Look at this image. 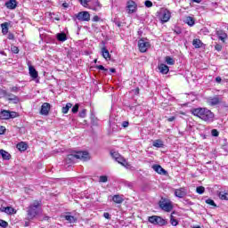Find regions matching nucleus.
<instances>
[{"label": "nucleus", "instance_id": "obj_1", "mask_svg": "<svg viewBox=\"0 0 228 228\" xmlns=\"http://www.w3.org/2000/svg\"><path fill=\"white\" fill-rule=\"evenodd\" d=\"M194 117H198L207 124H211L215 120V114L208 108H197L191 110Z\"/></svg>", "mask_w": 228, "mask_h": 228}, {"label": "nucleus", "instance_id": "obj_2", "mask_svg": "<svg viewBox=\"0 0 228 228\" xmlns=\"http://www.w3.org/2000/svg\"><path fill=\"white\" fill-rule=\"evenodd\" d=\"M74 159H81V161H88L90 159V155L88 154V151H77L73 154L68 155L66 161L69 163V161H74Z\"/></svg>", "mask_w": 228, "mask_h": 228}, {"label": "nucleus", "instance_id": "obj_3", "mask_svg": "<svg viewBox=\"0 0 228 228\" xmlns=\"http://www.w3.org/2000/svg\"><path fill=\"white\" fill-rule=\"evenodd\" d=\"M38 208H40V203L38 201H35L28 208L27 215L28 220H33V218L38 215Z\"/></svg>", "mask_w": 228, "mask_h": 228}, {"label": "nucleus", "instance_id": "obj_4", "mask_svg": "<svg viewBox=\"0 0 228 228\" xmlns=\"http://www.w3.org/2000/svg\"><path fill=\"white\" fill-rule=\"evenodd\" d=\"M148 222H150V224H152L153 225H159L160 227H163V225H167V220L159 216H149Z\"/></svg>", "mask_w": 228, "mask_h": 228}, {"label": "nucleus", "instance_id": "obj_5", "mask_svg": "<svg viewBox=\"0 0 228 228\" xmlns=\"http://www.w3.org/2000/svg\"><path fill=\"white\" fill-rule=\"evenodd\" d=\"M126 12L131 15L138 12V4L133 0H128L126 6Z\"/></svg>", "mask_w": 228, "mask_h": 228}, {"label": "nucleus", "instance_id": "obj_6", "mask_svg": "<svg viewBox=\"0 0 228 228\" xmlns=\"http://www.w3.org/2000/svg\"><path fill=\"white\" fill-rule=\"evenodd\" d=\"M159 208L167 213H170V211L174 209V206H172V203L165 200L159 201Z\"/></svg>", "mask_w": 228, "mask_h": 228}, {"label": "nucleus", "instance_id": "obj_7", "mask_svg": "<svg viewBox=\"0 0 228 228\" xmlns=\"http://www.w3.org/2000/svg\"><path fill=\"white\" fill-rule=\"evenodd\" d=\"M138 47L140 53H147V50L151 47V44L143 39H140L138 41Z\"/></svg>", "mask_w": 228, "mask_h": 228}, {"label": "nucleus", "instance_id": "obj_8", "mask_svg": "<svg viewBox=\"0 0 228 228\" xmlns=\"http://www.w3.org/2000/svg\"><path fill=\"white\" fill-rule=\"evenodd\" d=\"M77 19L83 22H88L90 20V13L86 11L80 12L77 14Z\"/></svg>", "mask_w": 228, "mask_h": 228}, {"label": "nucleus", "instance_id": "obj_9", "mask_svg": "<svg viewBox=\"0 0 228 228\" xmlns=\"http://www.w3.org/2000/svg\"><path fill=\"white\" fill-rule=\"evenodd\" d=\"M207 102L209 106H216V105L220 104V102H222V99H220V97H218V96L208 97L207 99Z\"/></svg>", "mask_w": 228, "mask_h": 228}, {"label": "nucleus", "instance_id": "obj_10", "mask_svg": "<svg viewBox=\"0 0 228 228\" xmlns=\"http://www.w3.org/2000/svg\"><path fill=\"white\" fill-rule=\"evenodd\" d=\"M170 17H172V14L170 13V11L166 9L160 14V20L163 23L168 22V20H170Z\"/></svg>", "mask_w": 228, "mask_h": 228}, {"label": "nucleus", "instance_id": "obj_11", "mask_svg": "<svg viewBox=\"0 0 228 228\" xmlns=\"http://www.w3.org/2000/svg\"><path fill=\"white\" fill-rule=\"evenodd\" d=\"M50 110H51V104H49L48 102H45L41 106L40 113L41 115H49Z\"/></svg>", "mask_w": 228, "mask_h": 228}, {"label": "nucleus", "instance_id": "obj_12", "mask_svg": "<svg viewBox=\"0 0 228 228\" xmlns=\"http://www.w3.org/2000/svg\"><path fill=\"white\" fill-rule=\"evenodd\" d=\"M4 96L6 97V99H8V101H13L14 104H17L19 102V97L12 93L5 92Z\"/></svg>", "mask_w": 228, "mask_h": 228}, {"label": "nucleus", "instance_id": "obj_13", "mask_svg": "<svg viewBox=\"0 0 228 228\" xmlns=\"http://www.w3.org/2000/svg\"><path fill=\"white\" fill-rule=\"evenodd\" d=\"M152 168L157 174H159L160 175H167V170L161 167L160 165H153Z\"/></svg>", "mask_w": 228, "mask_h": 228}, {"label": "nucleus", "instance_id": "obj_14", "mask_svg": "<svg viewBox=\"0 0 228 228\" xmlns=\"http://www.w3.org/2000/svg\"><path fill=\"white\" fill-rule=\"evenodd\" d=\"M175 197H178L179 199H183V197H186V189H184V188L176 189L175 191Z\"/></svg>", "mask_w": 228, "mask_h": 228}, {"label": "nucleus", "instance_id": "obj_15", "mask_svg": "<svg viewBox=\"0 0 228 228\" xmlns=\"http://www.w3.org/2000/svg\"><path fill=\"white\" fill-rule=\"evenodd\" d=\"M102 55L107 61H110V60H111V55L110 54V51H108V48H106V46H103L102 48Z\"/></svg>", "mask_w": 228, "mask_h": 228}, {"label": "nucleus", "instance_id": "obj_16", "mask_svg": "<svg viewBox=\"0 0 228 228\" xmlns=\"http://www.w3.org/2000/svg\"><path fill=\"white\" fill-rule=\"evenodd\" d=\"M28 74L33 79H37L38 77V71L33 66H28Z\"/></svg>", "mask_w": 228, "mask_h": 228}, {"label": "nucleus", "instance_id": "obj_17", "mask_svg": "<svg viewBox=\"0 0 228 228\" xmlns=\"http://www.w3.org/2000/svg\"><path fill=\"white\" fill-rule=\"evenodd\" d=\"M6 8L9 10H15L17 8V1L16 0H9L5 3Z\"/></svg>", "mask_w": 228, "mask_h": 228}, {"label": "nucleus", "instance_id": "obj_18", "mask_svg": "<svg viewBox=\"0 0 228 228\" xmlns=\"http://www.w3.org/2000/svg\"><path fill=\"white\" fill-rule=\"evenodd\" d=\"M10 119V110H2L0 112V120H8Z\"/></svg>", "mask_w": 228, "mask_h": 228}, {"label": "nucleus", "instance_id": "obj_19", "mask_svg": "<svg viewBox=\"0 0 228 228\" xmlns=\"http://www.w3.org/2000/svg\"><path fill=\"white\" fill-rule=\"evenodd\" d=\"M159 70L161 74H168L170 69L167 64H160L159 65Z\"/></svg>", "mask_w": 228, "mask_h": 228}, {"label": "nucleus", "instance_id": "obj_20", "mask_svg": "<svg viewBox=\"0 0 228 228\" xmlns=\"http://www.w3.org/2000/svg\"><path fill=\"white\" fill-rule=\"evenodd\" d=\"M90 3L93 5V7H91V10L97 12L99 8H101V3H99V0H91Z\"/></svg>", "mask_w": 228, "mask_h": 228}, {"label": "nucleus", "instance_id": "obj_21", "mask_svg": "<svg viewBox=\"0 0 228 228\" xmlns=\"http://www.w3.org/2000/svg\"><path fill=\"white\" fill-rule=\"evenodd\" d=\"M0 209L3 213H6V215H13L15 213V209L12 207H4Z\"/></svg>", "mask_w": 228, "mask_h": 228}, {"label": "nucleus", "instance_id": "obj_22", "mask_svg": "<svg viewBox=\"0 0 228 228\" xmlns=\"http://www.w3.org/2000/svg\"><path fill=\"white\" fill-rule=\"evenodd\" d=\"M216 35L222 42H225V38H227V34L224 32V30H217Z\"/></svg>", "mask_w": 228, "mask_h": 228}, {"label": "nucleus", "instance_id": "obj_23", "mask_svg": "<svg viewBox=\"0 0 228 228\" xmlns=\"http://www.w3.org/2000/svg\"><path fill=\"white\" fill-rule=\"evenodd\" d=\"M17 149L20 151V152H24L25 151H28V143L21 142L17 144Z\"/></svg>", "mask_w": 228, "mask_h": 228}, {"label": "nucleus", "instance_id": "obj_24", "mask_svg": "<svg viewBox=\"0 0 228 228\" xmlns=\"http://www.w3.org/2000/svg\"><path fill=\"white\" fill-rule=\"evenodd\" d=\"M116 161L118 163H119V165H122V167H126V168H128V167H129L127 161H126L124 159V158L122 156H120V155H119V157L118 159H116Z\"/></svg>", "mask_w": 228, "mask_h": 228}, {"label": "nucleus", "instance_id": "obj_25", "mask_svg": "<svg viewBox=\"0 0 228 228\" xmlns=\"http://www.w3.org/2000/svg\"><path fill=\"white\" fill-rule=\"evenodd\" d=\"M174 215H175V212H172L170 215V223L171 225H174V227H175L176 225H178L179 222L177 221V219H175V216H174Z\"/></svg>", "mask_w": 228, "mask_h": 228}, {"label": "nucleus", "instance_id": "obj_26", "mask_svg": "<svg viewBox=\"0 0 228 228\" xmlns=\"http://www.w3.org/2000/svg\"><path fill=\"white\" fill-rule=\"evenodd\" d=\"M185 24H188V26H195V19L191 16H188L185 18Z\"/></svg>", "mask_w": 228, "mask_h": 228}, {"label": "nucleus", "instance_id": "obj_27", "mask_svg": "<svg viewBox=\"0 0 228 228\" xmlns=\"http://www.w3.org/2000/svg\"><path fill=\"white\" fill-rule=\"evenodd\" d=\"M112 200L116 204H122L124 202V199L120 195H114Z\"/></svg>", "mask_w": 228, "mask_h": 228}, {"label": "nucleus", "instance_id": "obj_28", "mask_svg": "<svg viewBox=\"0 0 228 228\" xmlns=\"http://www.w3.org/2000/svg\"><path fill=\"white\" fill-rule=\"evenodd\" d=\"M192 45L195 49H200V47H202V41H200V39H193Z\"/></svg>", "mask_w": 228, "mask_h": 228}, {"label": "nucleus", "instance_id": "obj_29", "mask_svg": "<svg viewBox=\"0 0 228 228\" xmlns=\"http://www.w3.org/2000/svg\"><path fill=\"white\" fill-rule=\"evenodd\" d=\"M56 37L59 42H65L67 40V35L65 33H58Z\"/></svg>", "mask_w": 228, "mask_h": 228}, {"label": "nucleus", "instance_id": "obj_30", "mask_svg": "<svg viewBox=\"0 0 228 228\" xmlns=\"http://www.w3.org/2000/svg\"><path fill=\"white\" fill-rule=\"evenodd\" d=\"M0 154L3 158V159H10V158H12L10 153H8V151H6L4 150H0Z\"/></svg>", "mask_w": 228, "mask_h": 228}, {"label": "nucleus", "instance_id": "obj_31", "mask_svg": "<svg viewBox=\"0 0 228 228\" xmlns=\"http://www.w3.org/2000/svg\"><path fill=\"white\" fill-rule=\"evenodd\" d=\"M70 108H72V103H67L66 106L62 107L61 113H63L64 115H67Z\"/></svg>", "mask_w": 228, "mask_h": 228}, {"label": "nucleus", "instance_id": "obj_32", "mask_svg": "<svg viewBox=\"0 0 228 228\" xmlns=\"http://www.w3.org/2000/svg\"><path fill=\"white\" fill-rule=\"evenodd\" d=\"M163 141L161 140H155L153 142V147H157L158 149H161L164 147Z\"/></svg>", "mask_w": 228, "mask_h": 228}, {"label": "nucleus", "instance_id": "obj_33", "mask_svg": "<svg viewBox=\"0 0 228 228\" xmlns=\"http://www.w3.org/2000/svg\"><path fill=\"white\" fill-rule=\"evenodd\" d=\"M218 197L221 200H228V193L225 191H220Z\"/></svg>", "mask_w": 228, "mask_h": 228}, {"label": "nucleus", "instance_id": "obj_34", "mask_svg": "<svg viewBox=\"0 0 228 228\" xmlns=\"http://www.w3.org/2000/svg\"><path fill=\"white\" fill-rule=\"evenodd\" d=\"M1 28L3 35L8 34V22L2 23Z\"/></svg>", "mask_w": 228, "mask_h": 228}, {"label": "nucleus", "instance_id": "obj_35", "mask_svg": "<svg viewBox=\"0 0 228 228\" xmlns=\"http://www.w3.org/2000/svg\"><path fill=\"white\" fill-rule=\"evenodd\" d=\"M166 63L167 65H175V61L174 60V58H172L170 56H167L166 57Z\"/></svg>", "mask_w": 228, "mask_h": 228}, {"label": "nucleus", "instance_id": "obj_36", "mask_svg": "<svg viewBox=\"0 0 228 228\" xmlns=\"http://www.w3.org/2000/svg\"><path fill=\"white\" fill-rule=\"evenodd\" d=\"M65 220L69 222V224H75V222H77V219H76L74 216H65Z\"/></svg>", "mask_w": 228, "mask_h": 228}, {"label": "nucleus", "instance_id": "obj_37", "mask_svg": "<svg viewBox=\"0 0 228 228\" xmlns=\"http://www.w3.org/2000/svg\"><path fill=\"white\" fill-rule=\"evenodd\" d=\"M206 191V188L204 186H199L196 188V192L199 193V195H202Z\"/></svg>", "mask_w": 228, "mask_h": 228}, {"label": "nucleus", "instance_id": "obj_38", "mask_svg": "<svg viewBox=\"0 0 228 228\" xmlns=\"http://www.w3.org/2000/svg\"><path fill=\"white\" fill-rule=\"evenodd\" d=\"M110 156L115 159V161L120 157V153L117 151H111Z\"/></svg>", "mask_w": 228, "mask_h": 228}, {"label": "nucleus", "instance_id": "obj_39", "mask_svg": "<svg viewBox=\"0 0 228 228\" xmlns=\"http://www.w3.org/2000/svg\"><path fill=\"white\" fill-rule=\"evenodd\" d=\"M80 4L84 6L85 8H88V3H92V0H79Z\"/></svg>", "mask_w": 228, "mask_h": 228}, {"label": "nucleus", "instance_id": "obj_40", "mask_svg": "<svg viewBox=\"0 0 228 228\" xmlns=\"http://www.w3.org/2000/svg\"><path fill=\"white\" fill-rule=\"evenodd\" d=\"M72 113L76 114L79 111V103H76L71 109Z\"/></svg>", "mask_w": 228, "mask_h": 228}, {"label": "nucleus", "instance_id": "obj_41", "mask_svg": "<svg viewBox=\"0 0 228 228\" xmlns=\"http://www.w3.org/2000/svg\"><path fill=\"white\" fill-rule=\"evenodd\" d=\"M206 204H208L209 206H213L214 208H216V204L215 203V200L211 199L206 200Z\"/></svg>", "mask_w": 228, "mask_h": 228}, {"label": "nucleus", "instance_id": "obj_42", "mask_svg": "<svg viewBox=\"0 0 228 228\" xmlns=\"http://www.w3.org/2000/svg\"><path fill=\"white\" fill-rule=\"evenodd\" d=\"M0 227L7 228L8 227V222L0 219Z\"/></svg>", "mask_w": 228, "mask_h": 228}, {"label": "nucleus", "instance_id": "obj_43", "mask_svg": "<svg viewBox=\"0 0 228 228\" xmlns=\"http://www.w3.org/2000/svg\"><path fill=\"white\" fill-rule=\"evenodd\" d=\"M78 115L81 118H85L86 117V109L82 110Z\"/></svg>", "mask_w": 228, "mask_h": 228}, {"label": "nucleus", "instance_id": "obj_44", "mask_svg": "<svg viewBox=\"0 0 228 228\" xmlns=\"http://www.w3.org/2000/svg\"><path fill=\"white\" fill-rule=\"evenodd\" d=\"M100 183H108V176L106 175L100 176Z\"/></svg>", "mask_w": 228, "mask_h": 228}, {"label": "nucleus", "instance_id": "obj_45", "mask_svg": "<svg viewBox=\"0 0 228 228\" xmlns=\"http://www.w3.org/2000/svg\"><path fill=\"white\" fill-rule=\"evenodd\" d=\"M144 5L146 6V8H152V3L151 2V0H146L144 2Z\"/></svg>", "mask_w": 228, "mask_h": 228}, {"label": "nucleus", "instance_id": "obj_46", "mask_svg": "<svg viewBox=\"0 0 228 228\" xmlns=\"http://www.w3.org/2000/svg\"><path fill=\"white\" fill-rule=\"evenodd\" d=\"M11 50H12V52L14 54H19V47H17V46H12V47H11Z\"/></svg>", "mask_w": 228, "mask_h": 228}, {"label": "nucleus", "instance_id": "obj_47", "mask_svg": "<svg viewBox=\"0 0 228 228\" xmlns=\"http://www.w3.org/2000/svg\"><path fill=\"white\" fill-rule=\"evenodd\" d=\"M96 69H98V70H103L104 72H108V69L104 68V66L102 65L96 66Z\"/></svg>", "mask_w": 228, "mask_h": 228}, {"label": "nucleus", "instance_id": "obj_48", "mask_svg": "<svg viewBox=\"0 0 228 228\" xmlns=\"http://www.w3.org/2000/svg\"><path fill=\"white\" fill-rule=\"evenodd\" d=\"M211 134H212V136H218L220 134V133L216 129H212Z\"/></svg>", "mask_w": 228, "mask_h": 228}, {"label": "nucleus", "instance_id": "obj_49", "mask_svg": "<svg viewBox=\"0 0 228 228\" xmlns=\"http://www.w3.org/2000/svg\"><path fill=\"white\" fill-rule=\"evenodd\" d=\"M215 49H216V51H218V52L222 51V45L216 44L215 45Z\"/></svg>", "mask_w": 228, "mask_h": 228}, {"label": "nucleus", "instance_id": "obj_50", "mask_svg": "<svg viewBox=\"0 0 228 228\" xmlns=\"http://www.w3.org/2000/svg\"><path fill=\"white\" fill-rule=\"evenodd\" d=\"M17 117V112L10 111V118H15Z\"/></svg>", "mask_w": 228, "mask_h": 228}, {"label": "nucleus", "instance_id": "obj_51", "mask_svg": "<svg viewBox=\"0 0 228 228\" xmlns=\"http://www.w3.org/2000/svg\"><path fill=\"white\" fill-rule=\"evenodd\" d=\"M5 131H6V128L3 126H0V134H4Z\"/></svg>", "mask_w": 228, "mask_h": 228}, {"label": "nucleus", "instance_id": "obj_52", "mask_svg": "<svg viewBox=\"0 0 228 228\" xmlns=\"http://www.w3.org/2000/svg\"><path fill=\"white\" fill-rule=\"evenodd\" d=\"M99 20H101V18L97 15L94 16L93 18V22H99Z\"/></svg>", "mask_w": 228, "mask_h": 228}, {"label": "nucleus", "instance_id": "obj_53", "mask_svg": "<svg viewBox=\"0 0 228 228\" xmlns=\"http://www.w3.org/2000/svg\"><path fill=\"white\" fill-rule=\"evenodd\" d=\"M11 92H14L15 94H17L19 92V87L17 86L11 87Z\"/></svg>", "mask_w": 228, "mask_h": 228}, {"label": "nucleus", "instance_id": "obj_54", "mask_svg": "<svg viewBox=\"0 0 228 228\" xmlns=\"http://www.w3.org/2000/svg\"><path fill=\"white\" fill-rule=\"evenodd\" d=\"M103 216H104V218H106L107 220H110V219L111 218V216H110V213H108V212L103 213Z\"/></svg>", "mask_w": 228, "mask_h": 228}, {"label": "nucleus", "instance_id": "obj_55", "mask_svg": "<svg viewBox=\"0 0 228 228\" xmlns=\"http://www.w3.org/2000/svg\"><path fill=\"white\" fill-rule=\"evenodd\" d=\"M122 127H129V121H123Z\"/></svg>", "mask_w": 228, "mask_h": 228}, {"label": "nucleus", "instance_id": "obj_56", "mask_svg": "<svg viewBox=\"0 0 228 228\" xmlns=\"http://www.w3.org/2000/svg\"><path fill=\"white\" fill-rule=\"evenodd\" d=\"M8 39L9 40H14L15 39V36L13 34H12V33H9L8 34Z\"/></svg>", "mask_w": 228, "mask_h": 228}, {"label": "nucleus", "instance_id": "obj_57", "mask_svg": "<svg viewBox=\"0 0 228 228\" xmlns=\"http://www.w3.org/2000/svg\"><path fill=\"white\" fill-rule=\"evenodd\" d=\"M174 33H175V35H181V33H183V31L181 30V28H176L174 30Z\"/></svg>", "mask_w": 228, "mask_h": 228}, {"label": "nucleus", "instance_id": "obj_58", "mask_svg": "<svg viewBox=\"0 0 228 228\" xmlns=\"http://www.w3.org/2000/svg\"><path fill=\"white\" fill-rule=\"evenodd\" d=\"M216 83H222V77H216Z\"/></svg>", "mask_w": 228, "mask_h": 228}, {"label": "nucleus", "instance_id": "obj_59", "mask_svg": "<svg viewBox=\"0 0 228 228\" xmlns=\"http://www.w3.org/2000/svg\"><path fill=\"white\" fill-rule=\"evenodd\" d=\"M175 120V117H171L169 118H167L168 122H174Z\"/></svg>", "mask_w": 228, "mask_h": 228}, {"label": "nucleus", "instance_id": "obj_60", "mask_svg": "<svg viewBox=\"0 0 228 228\" xmlns=\"http://www.w3.org/2000/svg\"><path fill=\"white\" fill-rule=\"evenodd\" d=\"M62 6H63V8H69V4L68 3H63Z\"/></svg>", "mask_w": 228, "mask_h": 228}, {"label": "nucleus", "instance_id": "obj_61", "mask_svg": "<svg viewBox=\"0 0 228 228\" xmlns=\"http://www.w3.org/2000/svg\"><path fill=\"white\" fill-rule=\"evenodd\" d=\"M110 71L112 72L113 74H115V73L117 72V69H115L114 68H111V69H110Z\"/></svg>", "mask_w": 228, "mask_h": 228}, {"label": "nucleus", "instance_id": "obj_62", "mask_svg": "<svg viewBox=\"0 0 228 228\" xmlns=\"http://www.w3.org/2000/svg\"><path fill=\"white\" fill-rule=\"evenodd\" d=\"M192 3H198V4H200L202 2V0H191Z\"/></svg>", "mask_w": 228, "mask_h": 228}, {"label": "nucleus", "instance_id": "obj_63", "mask_svg": "<svg viewBox=\"0 0 228 228\" xmlns=\"http://www.w3.org/2000/svg\"><path fill=\"white\" fill-rule=\"evenodd\" d=\"M127 186H128V188H133V183H128Z\"/></svg>", "mask_w": 228, "mask_h": 228}, {"label": "nucleus", "instance_id": "obj_64", "mask_svg": "<svg viewBox=\"0 0 228 228\" xmlns=\"http://www.w3.org/2000/svg\"><path fill=\"white\" fill-rule=\"evenodd\" d=\"M135 94H140V88L137 87V88L135 89Z\"/></svg>", "mask_w": 228, "mask_h": 228}]
</instances>
